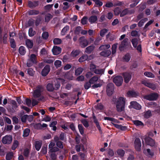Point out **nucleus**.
Segmentation results:
<instances>
[{
    "label": "nucleus",
    "mask_w": 160,
    "mask_h": 160,
    "mask_svg": "<svg viewBox=\"0 0 160 160\" xmlns=\"http://www.w3.org/2000/svg\"><path fill=\"white\" fill-rule=\"evenodd\" d=\"M37 62V57L36 55L34 54H32L29 59L27 61V65L28 67H30L33 63H35Z\"/></svg>",
    "instance_id": "1"
},
{
    "label": "nucleus",
    "mask_w": 160,
    "mask_h": 160,
    "mask_svg": "<svg viewBox=\"0 0 160 160\" xmlns=\"http://www.w3.org/2000/svg\"><path fill=\"white\" fill-rule=\"evenodd\" d=\"M113 81L117 86H120L122 85L123 79L122 77L118 76L114 78Z\"/></svg>",
    "instance_id": "2"
},
{
    "label": "nucleus",
    "mask_w": 160,
    "mask_h": 160,
    "mask_svg": "<svg viewBox=\"0 0 160 160\" xmlns=\"http://www.w3.org/2000/svg\"><path fill=\"white\" fill-rule=\"evenodd\" d=\"M43 90V88L41 86H38L37 87L36 89L34 91L33 95L35 98H38L41 95V92Z\"/></svg>",
    "instance_id": "3"
},
{
    "label": "nucleus",
    "mask_w": 160,
    "mask_h": 160,
    "mask_svg": "<svg viewBox=\"0 0 160 160\" xmlns=\"http://www.w3.org/2000/svg\"><path fill=\"white\" fill-rule=\"evenodd\" d=\"M158 97V94L156 93H153L149 95L145 96L144 98L148 100H155Z\"/></svg>",
    "instance_id": "4"
},
{
    "label": "nucleus",
    "mask_w": 160,
    "mask_h": 160,
    "mask_svg": "<svg viewBox=\"0 0 160 160\" xmlns=\"http://www.w3.org/2000/svg\"><path fill=\"white\" fill-rule=\"evenodd\" d=\"M12 137L10 135H6L3 137L2 140V142L4 144H9L12 141Z\"/></svg>",
    "instance_id": "5"
},
{
    "label": "nucleus",
    "mask_w": 160,
    "mask_h": 160,
    "mask_svg": "<svg viewBox=\"0 0 160 160\" xmlns=\"http://www.w3.org/2000/svg\"><path fill=\"white\" fill-rule=\"evenodd\" d=\"M114 91V85L112 83H110L108 84L107 88V92L108 96L111 95Z\"/></svg>",
    "instance_id": "6"
},
{
    "label": "nucleus",
    "mask_w": 160,
    "mask_h": 160,
    "mask_svg": "<svg viewBox=\"0 0 160 160\" xmlns=\"http://www.w3.org/2000/svg\"><path fill=\"white\" fill-rule=\"evenodd\" d=\"M129 108H133L137 110L141 108V106L137 102L135 101H132L130 102V105L128 106Z\"/></svg>",
    "instance_id": "7"
},
{
    "label": "nucleus",
    "mask_w": 160,
    "mask_h": 160,
    "mask_svg": "<svg viewBox=\"0 0 160 160\" xmlns=\"http://www.w3.org/2000/svg\"><path fill=\"white\" fill-rule=\"evenodd\" d=\"M80 46L82 48L87 46L88 44V41L84 37H81L79 39Z\"/></svg>",
    "instance_id": "8"
},
{
    "label": "nucleus",
    "mask_w": 160,
    "mask_h": 160,
    "mask_svg": "<svg viewBox=\"0 0 160 160\" xmlns=\"http://www.w3.org/2000/svg\"><path fill=\"white\" fill-rule=\"evenodd\" d=\"M134 144L135 148L136 150L138 151H140L141 150V143L139 138H137L135 139Z\"/></svg>",
    "instance_id": "9"
},
{
    "label": "nucleus",
    "mask_w": 160,
    "mask_h": 160,
    "mask_svg": "<svg viewBox=\"0 0 160 160\" xmlns=\"http://www.w3.org/2000/svg\"><path fill=\"white\" fill-rule=\"evenodd\" d=\"M126 99L123 97L118 98L115 102V105H125Z\"/></svg>",
    "instance_id": "10"
},
{
    "label": "nucleus",
    "mask_w": 160,
    "mask_h": 160,
    "mask_svg": "<svg viewBox=\"0 0 160 160\" xmlns=\"http://www.w3.org/2000/svg\"><path fill=\"white\" fill-rule=\"evenodd\" d=\"M142 83L145 86L153 89L154 90L156 88V86L155 84L150 83L149 82L146 81H142Z\"/></svg>",
    "instance_id": "11"
},
{
    "label": "nucleus",
    "mask_w": 160,
    "mask_h": 160,
    "mask_svg": "<svg viewBox=\"0 0 160 160\" xmlns=\"http://www.w3.org/2000/svg\"><path fill=\"white\" fill-rule=\"evenodd\" d=\"M93 58V56L92 55L88 56L87 55H84L78 59V61L81 62L87 60H89Z\"/></svg>",
    "instance_id": "12"
},
{
    "label": "nucleus",
    "mask_w": 160,
    "mask_h": 160,
    "mask_svg": "<svg viewBox=\"0 0 160 160\" xmlns=\"http://www.w3.org/2000/svg\"><path fill=\"white\" fill-rule=\"evenodd\" d=\"M123 76L125 82L126 83H128L131 80L132 76L131 73L125 72L123 73Z\"/></svg>",
    "instance_id": "13"
},
{
    "label": "nucleus",
    "mask_w": 160,
    "mask_h": 160,
    "mask_svg": "<svg viewBox=\"0 0 160 160\" xmlns=\"http://www.w3.org/2000/svg\"><path fill=\"white\" fill-rule=\"evenodd\" d=\"M128 38H125L122 42L121 43L119 47L120 49L121 50L123 48L126 47L128 44Z\"/></svg>",
    "instance_id": "14"
},
{
    "label": "nucleus",
    "mask_w": 160,
    "mask_h": 160,
    "mask_svg": "<svg viewBox=\"0 0 160 160\" xmlns=\"http://www.w3.org/2000/svg\"><path fill=\"white\" fill-rule=\"evenodd\" d=\"M61 48L57 46H54L52 50L53 53L54 55L59 54L61 53Z\"/></svg>",
    "instance_id": "15"
},
{
    "label": "nucleus",
    "mask_w": 160,
    "mask_h": 160,
    "mask_svg": "<svg viewBox=\"0 0 160 160\" xmlns=\"http://www.w3.org/2000/svg\"><path fill=\"white\" fill-rule=\"evenodd\" d=\"M145 142L148 145L151 146H154L155 144L154 140L149 137L146 138Z\"/></svg>",
    "instance_id": "16"
},
{
    "label": "nucleus",
    "mask_w": 160,
    "mask_h": 160,
    "mask_svg": "<svg viewBox=\"0 0 160 160\" xmlns=\"http://www.w3.org/2000/svg\"><path fill=\"white\" fill-rule=\"evenodd\" d=\"M50 70V68L49 66H46L42 70V76H46L48 72H49Z\"/></svg>",
    "instance_id": "17"
},
{
    "label": "nucleus",
    "mask_w": 160,
    "mask_h": 160,
    "mask_svg": "<svg viewBox=\"0 0 160 160\" xmlns=\"http://www.w3.org/2000/svg\"><path fill=\"white\" fill-rule=\"evenodd\" d=\"M117 111L121 112L124 110L125 105H116Z\"/></svg>",
    "instance_id": "18"
},
{
    "label": "nucleus",
    "mask_w": 160,
    "mask_h": 160,
    "mask_svg": "<svg viewBox=\"0 0 160 160\" xmlns=\"http://www.w3.org/2000/svg\"><path fill=\"white\" fill-rule=\"evenodd\" d=\"M57 83L55 84V88H54L55 89H58L60 86V83L62 82L63 83L64 82V80L62 79L58 78L56 80Z\"/></svg>",
    "instance_id": "19"
},
{
    "label": "nucleus",
    "mask_w": 160,
    "mask_h": 160,
    "mask_svg": "<svg viewBox=\"0 0 160 160\" xmlns=\"http://www.w3.org/2000/svg\"><path fill=\"white\" fill-rule=\"evenodd\" d=\"M26 44L27 47L29 48H31L33 45V42L32 40L27 39L26 40Z\"/></svg>",
    "instance_id": "20"
},
{
    "label": "nucleus",
    "mask_w": 160,
    "mask_h": 160,
    "mask_svg": "<svg viewBox=\"0 0 160 160\" xmlns=\"http://www.w3.org/2000/svg\"><path fill=\"white\" fill-rule=\"evenodd\" d=\"M95 48L94 46H90L87 47L85 49V52L88 54H90L93 51Z\"/></svg>",
    "instance_id": "21"
},
{
    "label": "nucleus",
    "mask_w": 160,
    "mask_h": 160,
    "mask_svg": "<svg viewBox=\"0 0 160 160\" xmlns=\"http://www.w3.org/2000/svg\"><path fill=\"white\" fill-rule=\"evenodd\" d=\"M111 54V52L110 50H108L106 51H104L100 53V54L101 56L104 57H108Z\"/></svg>",
    "instance_id": "22"
},
{
    "label": "nucleus",
    "mask_w": 160,
    "mask_h": 160,
    "mask_svg": "<svg viewBox=\"0 0 160 160\" xmlns=\"http://www.w3.org/2000/svg\"><path fill=\"white\" fill-rule=\"evenodd\" d=\"M38 2L37 1H34L32 2L31 1H29L28 2V5L29 7L32 8L38 6Z\"/></svg>",
    "instance_id": "23"
},
{
    "label": "nucleus",
    "mask_w": 160,
    "mask_h": 160,
    "mask_svg": "<svg viewBox=\"0 0 160 160\" xmlns=\"http://www.w3.org/2000/svg\"><path fill=\"white\" fill-rule=\"evenodd\" d=\"M42 145V142L41 141H36L35 144V147L37 151H39Z\"/></svg>",
    "instance_id": "24"
},
{
    "label": "nucleus",
    "mask_w": 160,
    "mask_h": 160,
    "mask_svg": "<svg viewBox=\"0 0 160 160\" xmlns=\"http://www.w3.org/2000/svg\"><path fill=\"white\" fill-rule=\"evenodd\" d=\"M92 118L93 119L94 122L95 123L96 125L98 130H101V128L98 120L97 119L96 117L94 115H93Z\"/></svg>",
    "instance_id": "25"
},
{
    "label": "nucleus",
    "mask_w": 160,
    "mask_h": 160,
    "mask_svg": "<svg viewBox=\"0 0 160 160\" xmlns=\"http://www.w3.org/2000/svg\"><path fill=\"white\" fill-rule=\"evenodd\" d=\"M47 89L48 91L51 92L54 89V88L52 83H49L47 85Z\"/></svg>",
    "instance_id": "26"
},
{
    "label": "nucleus",
    "mask_w": 160,
    "mask_h": 160,
    "mask_svg": "<svg viewBox=\"0 0 160 160\" xmlns=\"http://www.w3.org/2000/svg\"><path fill=\"white\" fill-rule=\"evenodd\" d=\"M138 40L137 38H133L131 40V42L133 47L135 48H136L138 43Z\"/></svg>",
    "instance_id": "27"
},
{
    "label": "nucleus",
    "mask_w": 160,
    "mask_h": 160,
    "mask_svg": "<svg viewBox=\"0 0 160 160\" xmlns=\"http://www.w3.org/2000/svg\"><path fill=\"white\" fill-rule=\"evenodd\" d=\"M144 152L149 157H152L153 155V153L149 149H147L146 150H144Z\"/></svg>",
    "instance_id": "28"
},
{
    "label": "nucleus",
    "mask_w": 160,
    "mask_h": 160,
    "mask_svg": "<svg viewBox=\"0 0 160 160\" xmlns=\"http://www.w3.org/2000/svg\"><path fill=\"white\" fill-rule=\"evenodd\" d=\"M97 20V18L95 16H92L90 17L89 19V22L91 23H93L95 22Z\"/></svg>",
    "instance_id": "29"
},
{
    "label": "nucleus",
    "mask_w": 160,
    "mask_h": 160,
    "mask_svg": "<svg viewBox=\"0 0 160 160\" xmlns=\"http://www.w3.org/2000/svg\"><path fill=\"white\" fill-rule=\"evenodd\" d=\"M57 123L56 121H53L49 125L50 127L52 128V129L53 131H56L57 129V127L56 125Z\"/></svg>",
    "instance_id": "30"
},
{
    "label": "nucleus",
    "mask_w": 160,
    "mask_h": 160,
    "mask_svg": "<svg viewBox=\"0 0 160 160\" xmlns=\"http://www.w3.org/2000/svg\"><path fill=\"white\" fill-rule=\"evenodd\" d=\"M104 69H97L94 71V73L96 74L102 75L104 73Z\"/></svg>",
    "instance_id": "31"
},
{
    "label": "nucleus",
    "mask_w": 160,
    "mask_h": 160,
    "mask_svg": "<svg viewBox=\"0 0 160 160\" xmlns=\"http://www.w3.org/2000/svg\"><path fill=\"white\" fill-rule=\"evenodd\" d=\"M30 130L28 128H26L23 131V133L22 136L23 137H28L29 134Z\"/></svg>",
    "instance_id": "32"
},
{
    "label": "nucleus",
    "mask_w": 160,
    "mask_h": 160,
    "mask_svg": "<svg viewBox=\"0 0 160 160\" xmlns=\"http://www.w3.org/2000/svg\"><path fill=\"white\" fill-rule=\"evenodd\" d=\"M128 95L129 97H136L138 94L134 91H130L128 92Z\"/></svg>",
    "instance_id": "33"
},
{
    "label": "nucleus",
    "mask_w": 160,
    "mask_h": 160,
    "mask_svg": "<svg viewBox=\"0 0 160 160\" xmlns=\"http://www.w3.org/2000/svg\"><path fill=\"white\" fill-rule=\"evenodd\" d=\"M80 53V51L78 50L73 51L71 54V56L73 57H75L78 56Z\"/></svg>",
    "instance_id": "34"
},
{
    "label": "nucleus",
    "mask_w": 160,
    "mask_h": 160,
    "mask_svg": "<svg viewBox=\"0 0 160 160\" xmlns=\"http://www.w3.org/2000/svg\"><path fill=\"white\" fill-rule=\"evenodd\" d=\"M98 78L96 76H94L91 78L89 80L90 83L91 84H93L96 82L98 80Z\"/></svg>",
    "instance_id": "35"
},
{
    "label": "nucleus",
    "mask_w": 160,
    "mask_h": 160,
    "mask_svg": "<svg viewBox=\"0 0 160 160\" xmlns=\"http://www.w3.org/2000/svg\"><path fill=\"white\" fill-rule=\"evenodd\" d=\"M19 52L20 54L23 55L26 53L25 48L22 46H21L19 48Z\"/></svg>",
    "instance_id": "36"
},
{
    "label": "nucleus",
    "mask_w": 160,
    "mask_h": 160,
    "mask_svg": "<svg viewBox=\"0 0 160 160\" xmlns=\"http://www.w3.org/2000/svg\"><path fill=\"white\" fill-rule=\"evenodd\" d=\"M83 71V69L82 68H78L75 71V75H78L82 73Z\"/></svg>",
    "instance_id": "37"
},
{
    "label": "nucleus",
    "mask_w": 160,
    "mask_h": 160,
    "mask_svg": "<svg viewBox=\"0 0 160 160\" xmlns=\"http://www.w3.org/2000/svg\"><path fill=\"white\" fill-rule=\"evenodd\" d=\"M69 27L68 26H66L62 30L61 34L62 35H64L69 30Z\"/></svg>",
    "instance_id": "38"
},
{
    "label": "nucleus",
    "mask_w": 160,
    "mask_h": 160,
    "mask_svg": "<svg viewBox=\"0 0 160 160\" xmlns=\"http://www.w3.org/2000/svg\"><path fill=\"white\" fill-rule=\"evenodd\" d=\"M143 116L146 118H148L151 116V113L150 111H148L143 113Z\"/></svg>",
    "instance_id": "39"
},
{
    "label": "nucleus",
    "mask_w": 160,
    "mask_h": 160,
    "mask_svg": "<svg viewBox=\"0 0 160 160\" xmlns=\"http://www.w3.org/2000/svg\"><path fill=\"white\" fill-rule=\"evenodd\" d=\"M110 45L109 44H106L101 46L99 48L100 50H105L110 48Z\"/></svg>",
    "instance_id": "40"
},
{
    "label": "nucleus",
    "mask_w": 160,
    "mask_h": 160,
    "mask_svg": "<svg viewBox=\"0 0 160 160\" xmlns=\"http://www.w3.org/2000/svg\"><path fill=\"white\" fill-rule=\"evenodd\" d=\"M134 124L137 126H141L143 125V123L139 120H134L133 121Z\"/></svg>",
    "instance_id": "41"
},
{
    "label": "nucleus",
    "mask_w": 160,
    "mask_h": 160,
    "mask_svg": "<svg viewBox=\"0 0 160 160\" xmlns=\"http://www.w3.org/2000/svg\"><path fill=\"white\" fill-rule=\"evenodd\" d=\"M54 65L57 68L60 67L62 65V62L60 60H57L54 62Z\"/></svg>",
    "instance_id": "42"
},
{
    "label": "nucleus",
    "mask_w": 160,
    "mask_h": 160,
    "mask_svg": "<svg viewBox=\"0 0 160 160\" xmlns=\"http://www.w3.org/2000/svg\"><path fill=\"white\" fill-rule=\"evenodd\" d=\"M108 30L106 29H103L101 30L100 32V35L102 37H103L105 34L107 32Z\"/></svg>",
    "instance_id": "43"
},
{
    "label": "nucleus",
    "mask_w": 160,
    "mask_h": 160,
    "mask_svg": "<svg viewBox=\"0 0 160 160\" xmlns=\"http://www.w3.org/2000/svg\"><path fill=\"white\" fill-rule=\"evenodd\" d=\"M13 156V153L12 152H9L6 155V159L7 160H10Z\"/></svg>",
    "instance_id": "44"
},
{
    "label": "nucleus",
    "mask_w": 160,
    "mask_h": 160,
    "mask_svg": "<svg viewBox=\"0 0 160 160\" xmlns=\"http://www.w3.org/2000/svg\"><path fill=\"white\" fill-rule=\"evenodd\" d=\"M144 75L149 78H154L155 77L154 75L150 72H145L144 73Z\"/></svg>",
    "instance_id": "45"
},
{
    "label": "nucleus",
    "mask_w": 160,
    "mask_h": 160,
    "mask_svg": "<svg viewBox=\"0 0 160 160\" xmlns=\"http://www.w3.org/2000/svg\"><path fill=\"white\" fill-rule=\"evenodd\" d=\"M130 59V56L129 54H126L123 57V60L126 62H128Z\"/></svg>",
    "instance_id": "46"
},
{
    "label": "nucleus",
    "mask_w": 160,
    "mask_h": 160,
    "mask_svg": "<svg viewBox=\"0 0 160 160\" xmlns=\"http://www.w3.org/2000/svg\"><path fill=\"white\" fill-rule=\"evenodd\" d=\"M53 42L55 44H59L61 43L62 40L59 38H55L53 40Z\"/></svg>",
    "instance_id": "47"
},
{
    "label": "nucleus",
    "mask_w": 160,
    "mask_h": 160,
    "mask_svg": "<svg viewBox=\"0 0 160 160\" xmlns=\"http://www.w3.org/2000/svg\"><path fill=\"white\" fill-rule=\"evenodd\" d=\"M11 103L12 105L13 109V110L16 109L18 107L16 102L14 100H12L11 101Z\"/></svg>",
    "instance_id": "48"
},
{
    "label": "nucleus",
    "mask_w": 160,
    "mask_h": 160,
    "mask_svg": "<svg viewBox=\"0 0 160 160\" xmlns=\"http://www.w3.org/2000/svg\"><path fill=\"white\" fill-rule=\"evenodd\" d=\"M117 44H114L112 45V54H114L116 52V49L117 47Z\"/></svg>",
    "instance_id": "49"
},
{
    "label": "nucleus",
    "mask_w": 160,
    "mask_h": 160,
    "mask_svg": "<svg viewBox=\"0 0 160 160\" xmlns=\"http://www.w3.org/2000/svg\"><path fill=\"white\" fill-rule=\"evenodd\" d=\"M118 154L120 157L123 156L124 154V151L122 149H119L117 151Z\"/></svg>",
    "instance_id": "50"
},
{
    "label": "nucleus",
    "mask_w": 160,
    "mask_h": 160,
    "mask_svg": "<svg viewBox=\"0 0 160 160\" xmlns=\"http://www.w3.org/2000/svg\"><path fill=\"white\" fill-rule=\"evenodd\" d=\"M88 18L87 17H84L81 20V23L83 25L85 24L87 22Z\"/></svg>",
    "instance_id": "51"
},
{
    "label": "nucleus",
    "mask_w": 160,
    "mask_h": 160,
    "mask_svg": "<svg viewBox=\"0 0 160 160\" xmlns=\"http://www.w3.org/2000/svg\"><path fill=\"white\" fill-rule=\"evenodd\" d=\"M28 34L30 37H32L35 34V32L33 31L32 28H31L29 30Z\"/></svg>",
    "instance_id": "52"
},
{
    "label": "nucleus",
    "mask_w": 160,
    "mask_h": 160,
    "mask_svg": "<svg viewBox=\"0 0 160 160\" xmlns=\"http://www.w3.org/2000/svg\"><path fill=\"white\" fill-rule=\"evenodd\" d=\"M148 20L147 18H145L141 20L138 23V25L139 27H141L142 26L143 23L147 21Z\"/></svg>",
    "instance_id": "53"
},
{
    "label": "nucleus",
    "mask_w": 160,
    "mask_h": 160,
    "mask_svg": "<svg viewBox=\"0 0 160 160\" xmlns=\"http://www.w3.org/2000/svg\"><path fill=\"white\" fill-rule=\"evenodd\" d=\"M18 142L17 141H15L12 146V150L15 149L17 147L18 145Z\"/></svg>",
    "instance_id": "54"
},
{
    "label": "nucleus",
    "mask_w": 160,
    "mask_h": 160,
    "mask_svg": "<svg viewBox=\"0 0 160 160\" xmlns=\"http://www.w3.org/2000/svg\"><path fill=\"white\" fill-rule=\"evenodd\" d=\"M52 17V15L50 14H47L45 17V20L46 22H48Z\"/></svg>",
    "instance_id": "55"
},
{
    "label": "nucleus",
    "mask_w": 160,
    "mask_h": 160,
    "mask_svg": "<svg viewBox=\"0 0 160 160\" xmlns=\"http://www.w3.org/2000/svg\"><path fill=\"white\" fill-rule=\"evenodd\" d=\"M82 29L81 27L80 26L77 27L74 31V32L76 34H79Z\"/></svg>",
    "instance_id": "56"
},
{
    "label": "nucleus",
    "mask_w": 160,
    "mask_h": 160,
    "mask_svg": "<svg viewBox=\"0 0 160 160\" xmlns=\"http://www.w3.org/2000/svg\"><path fill=\"white\" fill-rule=\"evenodd\" d=\"M90 69L91 71L94 72L97 69H96V66L95 65L91 64L90 66Z\"/></svg>",
    "instance_id": "57"
},
{
    "label": "nucleus",
    "mask_w": 160,
    "mask_h": 160,
    "mask_svg": "<svg viewBox=\"0 0 160 160\" xmlns=\"http://www.w3.org/2000/svg\"><path fill=\"white\" fill-rule=\"evenodd\" d=\"M59 150V149L58 148L56 147H54L49 150V152H55L58 151Z\"/></svg>",
    "instance_id": "58"
},
{
    "label": "nucleus",
    "mask_w": 160,
    "mask_h": 160,
    "mask_svg": "<svg viewBox=\"0 0 160 160\" xmlns=\"http://www.w3.org/2000/svg\"><path fill=\"white\" fill-rule=\"evenodd\" d=\"M57 146L60 148H63V145L62 142L61 141H57L56 142Z\"/></svg>",
    "instance_id": "59"
},
{
    "label": "nucleus",
    "mask_w": 160,
    "mask_h": 160,
    "mask_svg": "<svg viewBox=\"0 0 160 160\" xmlns=\"http://www.w3.org/2000/svg\"><path fill=\"white\" fill-rule=\"evenodd\" d=\"M78 128L80 133L81 134H83L84 133V131L83 127L82 125L81 124H79L78 125Z\"/></svg>",
    "instance_id": "60"
},
{
    "label": "nucleus",
    "mask_w": 160,
    "mask_h": 160,
    "mask_svg": "<svg viewBox=\"0 0 160 160\" xmlns=\"http://www.w3.org/2000/svg\"><path fill=\"white\" fill-rule=\"evenodd\" d=\"M82 123L83 125L86 128L88 127L89 126V124L88 122L86 120L84 119L82 120Z\"/></svg>",
    "instance_id": "61"
},
{
    "label": "nucleus",
    "mask_w": 160,
    "mask_h": 160,
    "mask_svg": "<svg viewBox=\"0 0 160 160\" xmlns=\"http://www.w3.org/2000/svg\"><path fill=\"white\" fill-rule=\"evenodd\" d=\"M128 9H125V10H123L121 13L120 16L123 17L126 15V14H128Z\"/></svg>",
    "instance_id": "62"
},
{
    "label": "nucleus",
    "mask_w": 160,
    "mask_h": 160,
    "mask_svg": "<svg viewBox=\"0 0 160 160\" xmlns=\"http://www.w3.org/2000/svg\"><path fill=\"white\" fill-rule=\"evenodd\" d=\"M29 153V150L28 149L26 148L24 150V155L26 157H28Z\"/></svg>",
    "instance_id": "63"
},
{
    "label": "nucleus",
    "mask_w": 160,
    "mask_h": 160,
    "mask_svg": "<svg viewBox=\"0 0 160 160\" xmlns=\"http://www.w3.org/2000/svg\"><path fill=\"white\" fill-rule=\"evenodd\" d=\"M42 38L44 39H46L48 37V34L47 32H44L42 35Z\"/></svg>",
    "instance_id": "64"
}]
</instances>
